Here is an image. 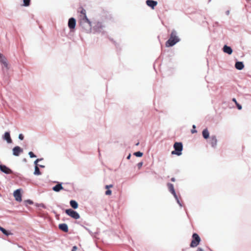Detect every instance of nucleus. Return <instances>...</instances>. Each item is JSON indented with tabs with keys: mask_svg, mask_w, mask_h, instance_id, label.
<instances>
[{
	"mask_svg": "<svg viewBox=\"0 0 251 251\" xmlns=\"http://www.w3.org/2000/svg\"><path fill=\"white\" fill-rule=\"evenodd\" d=\"M25 202L29 204H31L33 203L32 201H31V200H29L25 201Z\"/></svg>",
	"mask_w": 251,
	"mask_h": 251,
	"instance_id": "nucleus-32",
	"label": "nucleus"
},
{
	"mask_svg": "<svg viewBox=\"0 0 251 251\" xmlns=\"http://www.w3.org/2000/svg\"><path fill=\"white\" fill-rule=\"evenodd\" d=\"M146 2L147 5L151 7L152 9H153L155 6L157 4V2L153 0H147Z\"/></svg>",
	"mask_w": 251,
	"mask_h": 251,
	"instance_id": "nucleus-13",
	"label": "nucleus"
},
{
	"mask_svg": "<svg viewBox=\"0 0 251 251\" xmlns=\"http://www.w3.org/2000/svg\"><path fill=\"white\" fill-rule=\"evenodd\" d=\"M30 0H23V4L22 6H28L30 5Z\"/></svg>",
	"mask_w": 251,
	"mask_h": 251,
	"instance_id": "nucleus-24",
	"label": "nucleus"
},
{
	"mask_svg": "<svg viewBox=\"0 0 251 251\" xmlns=\"http://www.w3.org/2000/svg\"><path fill=\"white\" fill-rule=\"evenodd\" d=\"M179 41L180 39L177 36V32L175 30H173L171 33L170 38L166 43V46L167 47H172L179 42Z\"/></svg>",
	"mask_w": 251,
	"mask_h": 251,
	"instance_id": "nucleus-1",
	"label": "nucleus"
},
{
	"mask_svg": "<svg viewBox=\"0 0 251 251\" xmlns=\"http://www.w3.org/2000/svg\"><path fill=\"white\" fill-rule=\"evenodd\" d=\"M18 138L20 140H23L24 139V135L22 134H20Z\"/></svg>",
	"mask_w": 251,
	"mask_h": 251,
	"instance_id": "nucleus-31",
	"label": "nucleus"
},
{
	"mask_svg": "<svg viewBox=\"0 0 251 251\" xmlns=\"http://www.w3.org/2000/svg\"><path fill=\"white\" fill-rule=\"evenodd\" d=\"M0 170L6 174H9L12 173V171L5 165H0Z\"/></svg>",
	"mask_w": 251,
	"mask_h": 251,
	"instance_id": "nucleus-12",
	"label": "nucleus"
},
{
	"mask_svg": "<svg viewBox=\"0 0 251 251\" xmlns=\"http://www.w3.org/2000/svg\"><path fill=\"white\" fill-rule=\"evenodd\" d=\"M193 128L194 129L196 128V126H195V125H193Z\"/></svg>",
	"mask_w": 251,
	"mask_h": 251,
	"instance_id": "nucleus-45",
	"label": "nucleus"
},
{
	"mask_svg": "<svg viewBox=\"0 0 251 251\" xmlns=\"http://www.w3.org/2000/svg\"><path fill=\"white\" fill-rule=\"evenodd\" d=\"M59 228L64 232L68 231V226L66 224H61L59 225Z\"/></svg>",
	"mask_w": 251,
	"mask_h": 251,
	"instance_id": "nucleus-18",
	"label": "nucleus"
},
{
	"mask_svg": "<svg viewBox=\"0 0 251 251\" xmlns=\"http://www.w3.org/2000/svg\"><path fill=\"white\" fill-rule=\"evenodd\" d=\"M143 165V162H141L138 163L137 166L138 168L140 169Z\"/></svg>",
	"mask_w": 251,
	"mask_h": 251,
	"instance_id": "nucleus-34",
	"label": "nucleus"
},
{
	"mask_svg": "<svg viewBox=\"0 0 251 251\" xmlns=\"http://www.w3.org/2000/svg\"><path fill=\"white\" fill-rule=\"evenodd\" d=\"M174 198H175L176 200L177 201V203L179 205V206L180 207H182V204L180 203V201H179L177 195L176 196V197H174Z\"/></svg>",
	"mask_w": 251,
	"mask_h": 251,
	"instance_id": "nucleus-28",
	"label": "nucleus"
},
{
	"mask_svg": "<svg viewBox=\"0 0 251 251\" xmlns=\"http://www.w3.org/2000/svg\"><path fill=\"white\" fill-rule=\"evenodd\" d=\"M3 139L6 141L7 143H12V140L10 137V133L9 132H6L3 136Z\"/></svg>",
	"mask_w": 251,
	"mask_h": 251,
	"instance_id": "nucleus-15",
	"label": "nucleus"
},
{
	"mask_svg": "<svg viewBox=\"0 0 251 251\" xmlns=\"http://www.w3.org/2000/svg\"><path fill=\"white\" fill-rule=\"evenodd\" d=\"M202 136L204 139H208L209 137V133L207 129H204L202 131Z\"/></svg>",
	"mask_w": 251,
	"mask_h": 251,
	"instance_id": "nucleus-20",
	"label": "nucleus"
},
{
	"mask_svg": "<svg viewBox=\"0 0 251 251\" xmlns=\"http://www.w3.org/2000/svg\"><path fill=\"white\" fill-rule=\"evenodd\" d=\"M66 213L75 219H78L80 218L79 214L76 212L72 209H68L66 210Z\"/></svg>",
	"mask_w": 251,
	"mask_h": 251,
	"instance_id": "nucleus-7",
	"label": "nucleus"
},
{
	"mask_svg": "<svg viewBox=\"0 0 251 251\" xmlns=\"http://www.w3.org/2000/svg\"><path fill=\"white\" fill-rule=\"evenodd\" d=\"M104 25L103 23L98 20L92 21V29L96 32H100L102 30Z\"/></svg>",
	"mask_w": 251,
	"mask_h": 251,
	"instance_id": "nucleus-3",
	"label": "nucleus"
},
{
	"mask_svg": "<svg viewBox=\"0 0 251 251\" xmlns=\"http://www.w3.org/2000/svg\"><path fill=\"white\" fill-rule=\"evenodd\" d=\"M34 175H37V176H39V175H41V173L40 172L39 169L37 166H35V167Z\"/></svg>",
	"mask_w": 251,
	"mask_h": 251,
	"instance_id": "nucleus-23",
	"label": "nucleus"
},
{
	"mask_svg": "<svg viewBox=\"0 0 251 251\" xmlns=\"http://www.w3.org/2000/svg\"><path fill=\"white\" fill-rule=\"evenodd\" d=\"M209 143L210 144L211 147L213 149L216 148L217 146L218 140L216 135H211L208 141Z\"/></svg>",
	"mask_w": 251,
	"mask_h": 251,
	"instance_id": "nucleus-8",
	"label": "nucleus"
},
{
	"mask_svg": "<svg viewBox=\"0 0 251 251\" xmlns=\"http://www.w3.org/2000/svg\"><path fill=\"white\" fill-rule=\"evenodd\" d=\"M191 132H192V133H194L197 132V131H196L195 129H192V130H191Z\"/></svg>",
	"mask_w": 251,
	"mask_h": 251,
	"instance_id": "nucleus-39",
	"label": "nucleus"
},
{
	"mask_svg": "<svg viewBox=\"0 0 251 251\" xmlns=\"http://www.w3.org/2000/svg\"><path fill=\"white\" fill-rule=\"evenodd\" d=\"M223 49V51L226 53H227L228 54H231L233 52L231 48L227 45H225Z\"/></svg>",
	"mask_w": 251,
	"mask_h": 251,
	"instance_id": "nucleus-16",
	"label": "nucleus"
},
{
	"mask_svg": "<svg viewBox=\"0 0 251 251\" xmlns=\"http://www.w3.org/2000/svg\"><path fill=\"white\" fill-rule=\"evenodd\" d=\"M113 187V185H106L105 186V188L106 189H109V188H111Z\"/></svg>",
	"mask_w": 251,
	"mask_h": 251,
	"instance_id": "nucleus-35",
	"label": "nucleus"
},
{
	"mask_svg": "<svg viewBox=\"0 0 251 251\" xmlns=\"http://www.w3.org/2000/svg\"><path fill=\"white\" fill-rule=\"evenodd\" d=\"M171 180H172V181H174H174H175V178L174 177H172V178H171Z\"/></svg>",
	"mask_w": 251,
	"mask_h": 251,
	"instance_id": "nucleus-43",
	"label": "nucleus"
},
{
	"mask_svg": "<svg viewBox=\"0 0 251 251\" xmlns=\"http://www.w3.org/2000/svg\"><path fill=\"white\" fill-rule=\"evenodd\" d=\"M40 167H42V168H44V166L43 165H40Z\"/></svg>",
	"mask_w": 251,
	"mask_h": 251,
	"instance_id": "nucleus-46",
	"label": "nucleus"
},
{
	"mask_svg": "<svg viewBox=\"0 0 251 251\" xmlns=\"http://www.w3.org/2000/svg\"><path fill=\"white\" fill-rule=\"evenodd\" d=\"M143 153L140 151H137L134 153V155L137 157H141L143 156Z\"/></svg>",
	"mask_w": 251,
	"mask_h": 251,
	"instance_id": "nucleus-25",
	"label": "nucleus"
},
{
	"mask_svg": "<svg viewBox=\"0 0 251 251\" xmlns=\"http://www.w3.org/2000/svg\"><path fill=\"white\" fill-rule=\"evenodd\" d=\"M139 143L138 142V143H137L136 144V146H138V145H139Z\"/></svg>",
	"mask_w": 251,
	"mask_h": 251,
	"instance_id": "nucleus-47",
	"label": "nucleus"
},
{
	"mask_svg": "<svg viewBox=\"0 0 251 251\" xmlns=\"http://www.w3.org/2000/svg\"><path fill=\"white\" fill-rule=\"evenodd\" d=\"M63 187L62 186L61 183H58L52 187V190L56 192H58L60 190H63Z\"/></svg>",
	"mask_w": 251,
	"mask_h": 251,
	"instance_id": "nucleus-17",
	"label": "nucleus"
},
{
	"mask_svg": "<svg viewBox=\"0 0 251 251\" xmlns=\"http://www.w3.org/2000/svg\"><path fill=\"white\" fill-rule=\"evenodd\" d=\"M0 63L2 65V70L4 72H7L10 67L6 58L0 53Z\"/></svg>",
	"mask_w": 251,
	"mask_h": 251,
	"instance_id": "nucleus-4",
	"label": "nucleus"
},
{
	"mask_svg": "<svg viewBox=\"0 0 251 251\" xmlns=\"http://www.w3.org/2000/svg\"><path fill=\"white\" fill-rule=\"evenodd\" d=\"M0 230L6 236H8L9 235L12 234V233L10 232L7 231L6 230H5L4 228L1 226H0Z\"/></svg>",
	"mask_w": 251,
	"mask_h": 251,
	"instance_id": "nucleus-22",
	"label": "nucleus"
},
{
	"mask_svg": "<svg viewBox=\"0 0 251 251\" xmlns=\"http://www.w3.org/2000/svg\"><path fill=\"white\" fill-rule=\"evenodd\" d=\"M84 228L88 231H89V232L91 233V231H90V230L89 229H88L87 227H84Z\"/></svg>",
	"mask_w": 251,
	"mask_h": 251,
	"instance_id": "nucleus-42",
	"label": "nucleus"
},
{
	"mask_svg": "<svg viewBox=\"0 0 251 251\" xmlns=\"http://www.w3.org/2000/svg\"><path fill=\"white\" fill-rule=\"evenodd\" d=\"M130 156H131V155L129 154L127 156V159H130Z\"/></svg>",
	"mask_w": 251,
	"mask_h": 251,
	"instance_id": "nucleus-40",
	"label": "nucleus"
},
{
	"mask_svg": "<svg viewBox=\"0 0 251 251\" xmlns=\"http://www.w3.org/2000/svg\"><path fill=\"white\" fill-rule=\"evenodd\" d=\"M235 67L237 70H242L244 67V65L242 62L238 61L236 62Z\"/></svg>",
	"mask_w": 251,
	"mask_h": 251,
	"instance_id": "nucleus-19",
	"label": "nucleus"
},
{
	"mask_svg": "<svg viewBox=\"0 0 251 251\" xmlns=\"http://www.w3.org/2000/svg\"><path fill=\"white\" fill-rule=\"evenodd\" d=\"M232 101H233L235 104H236L237 103H238L235 98H233V99H232Z\"/></svg>",
	"mask_w": 251,
	"mask_h": 251,
	"instance_id": "nucleus-37",
	"label": "nucleus"
},
{
	"mask_svg": "<svg viewBox=\"0 0 251 251\" xmlns=\"http://www.w3.org/2000/svg\"><path fill=\"white\" fill-rule=\"evenodd\" d=\"M20 189H17L13 193V196L15 200L17 201L21 202L22 201V195Z\"/></svg>",
	"mask_w": 251,
	"mask_h": 251,
	"instance_id": "nucleus-9",
	"label": "nucleus"
},
{
	"mask_svg": "<svg viewBox=\"0 0 251 251\" xmlns=\"http://www.w3.org/2000/svg\"><path fill=\"white\" fill-rule=\"evenodd\" d=\"M167 186H168L169 191L173 194L174 197H176V194L175 192L173 184L172 183H168L167 184Z\"/></svg>",
	"mask_w": 251,
	"mask_h": 251,
	"instance_id": "nucleus-14",
	"label": "nucleus"
},
{
	"mask_svg": "<svg viewBox=\"0 0 251 251\" xmlns=\"http://www.w3.org/2000/svg\"><path fill=\"white\" fill-rule=\"evenodd\" d=\"M71 206L74 209L78 208V204L77 202L74 200H71L70 202Z\"/></svg>",
	"mask_w": 251,
	"mask_h": 251,
	"instance_id": "nucleus-21",
	"label": "nucleus"
},
{
	"mask_svg": "<svg viewBox=\"0 0 251 251\" xmlns=\"http://www.w3.org/2000/svg\"><path fill=\"white\" fill-rule=\"evenodd\" d=\"M41 159H37L34 162V164L35 165V166H37V163L40 161L41 160Z\"/></svg>",
	"mask_w": 251,
	"mask_h": 251,
	"instance_id": "nucleus-33",
	"label": "nucleus"
},
{
	"mask_svg": "<svg viewBox=\"0 0 251 251\" xmlns=\"http://www.w3.org/2000/svg\"><path fill=\"white\" fill-rule=\"evenodd\" d=\"M76 25V21L75 18H71L68 21V26L70 29L75 28Z\"/></svg>",
	"mask_w": 251,
	"mask_h": 251,
	"instance_id": "nucleus-11",
	"label": "nucleus"
},
{
	"mask_svg": "<svg viewBox=\"0 0 251 251\" xmlns=\"http://www.w3.org/2000/svg\"><path fill=\"white\" fill-rule=\"evenodd\" d=\"M175 151H172V154H176L178 156L181 155L183 149L182 144L180 142H176L174 145Z\"/></svg>",
	"mask_w": 251,
	"mask_h": 251,
	"instance_id": "nucleus-5",
	"label": "nucleus"
},
{
	"mask_svg": "<svg viewBox=\"0 0 251 251\" xmlns=\"http://www.w3.org/2000/svg\"><path fill=\"white\" fill-rule=\"evenodd\" d=\"M23 151V149L19 146L15 147L12 150L13 155L16 156H18Z\"/></svg>",
	"mask_w": 251,
	"mask_h": 251,
	"instance_id": "nucleus-10",
	"label": "nucleus"
},
{
	"mask_svg": "<svg viewBox=\"0 0 251 251\" xmlns=\"http://www.w3.org/2000/svg\"><path fill=\"white\" fill-rule=\"evenodd\" d=\"M77 247H76V246H74V247H73V249H72V251H76V250H77Z\"/></svg>",
	"mask_w": 251,
	"mask_h": 251,
	"instance_id": "nucleus-36",
	"label": "nucleus"
},
{
	"mask_svg": "<svg viewBox=\"0 0 251 251\" xmlns=\"http://www.w3.org/2000/svg\"><path fill=\"white\" fill-rule=\"evenodd\" d=\"M84 228L88 231H89V232L91 233V231H90V230L89 229H88L87 227H84Z\"/></svg>",
	"mask_w": 251,
	"mask_h": 251,
	"instance_id": "nucleus-41",
	"label": "nucleus"
},
{
	"mask_svg": "<svg viewBox=\"0 0 251 251\" xmlns=\"http://www.w3.org/2000/svg\"><path fill=\"white\" fill-rule=\"evenodd\" d=\"M112 193V192L111 190H107L106 192H105V195H110Z\"/></svg>",
	"mask_w": 251,
	"mask_h": 251,
	"instance_id": "nucleus-30",
	"label": "nucleus"
},
{
	"mask_svg": "<svg viewBox=\"0 0 251 251\" xmlns=\"http://www.w3.org/2000/svg\"><path fill=\"white\" fill-rule=\"evenodd\" d=\"M193 240L190 244V247L192 248L196 247L201 242V238L197 233H194L192 235Z\"/></svg>",
	"mask_w": 251,
	"mask_h": 251,
	"instance_id": "nucleus-6",
	"label": "nucleus"
},
{
	"mask_svg": "<svg viewBox=\"0 0 251 251\" xmlns=\"http://www.w3.org/2000/svg\"><path fill=\"white\" fill-rule=\"evenodd\" d=\"M197 251H204L201 248H198Z\"/></svg>",
	"mask_w": 251,
	"mask_h": 251,
	"instance_id": "nucleus-38",
	"label": "nucleus"
},
{
	"mask_svg": "<svg viewBox=\"0 0 251 251\" xmlns=\"http://www.w3.org/2000/svg\"><path fill=\"white\" fill-rule=\"evenodd\" d=\"M28 155L30 158H34L36 157V156L32 151H29L28 152Z\"/></svg>",
	"mask_w": 251,
	"mask_h": 251,
	"instance_id": "nucleus-27",
	"label": "nucleus"
},
{
	"mask_svg": "<svg viewBox=\"0 0 251 251\" xmlns=\"http://www.w3.org/2000/svg\"><path fill=\"white\" fill-rule=\"evenodd\" d=\"M81 14L82 15V17H84L85 16H86V11L85 9H82L80 12Z\"/></svg>",
	"mask_w": 251,
	"mask_h": 251,
	"instance_id": "nucleus-26",
	"label": "nucleus"
},
{
	"mask_svg": "<svg viewBox=\"0 0 251 251\" xmlns=\"http://www.w3.org/2000/svg\"><path fill=\"white\" fill-rule=\"evenodd\" d=\"M239 110H241L242 108V106L241 104H239L238 103H237L235 104Z\"/></svg>",
	"mask_w": 251,
	"mask_h": 251,
	"instance_id": "nucleus-29",
	"label": "nucleus"
},
{
	"mask_svg": "<svg viewBox=\"0 0 251 251\" xmlns=\"http://www.w3.org/2000/svg\"><path fill=\"white\" fill-rule=\"evenodd\" d=\"M226 14H227V15H228V14H229V11H227L226 12Z\"/></svg>",
	"mask_w": 251,
	"mask_h": 251,
	"instance_id": "nucleus-44",
	"label": "nucleus"
},
{
	"mask_svg": "<svg viewBox=\"0 0 251 251\" xmlns=\"http://www.w3.org/2000/svg\"><path fill=\"white\" fill-rule=\"evenodd\" d=\"M80 25L87 32H90L92 30V22L90 21L87 16L81 17Z\"/></svg>",
	"mask_w": 251,
	"mask_h": 251,
	"instance_id": "nucleus-2",
	"label": "nucleus"
}]
</instances>
